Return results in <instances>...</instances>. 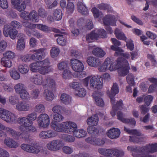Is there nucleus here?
Here are the masks:
<instances>
[{
    "label": "nucleus",
    "instance_id": "f257e3e1",
    "mask_svg": "<svg viewBox=\"0 0 157 157\" xmlns=\"http://www.w3.org/2000/svg\"><path fill=\"white\" fill-rule=\"evenodd\" d=\"M30 81L37 85H42L45 89L44 93L46 95L47 100L52 101L54 98L52 91L56 86L55 80L48 75L43 76L40 74H35L30 78Z\"/></svg>",
    "mask_w": 157,
    "mask_h": 157
},
{
    "label": "nucleus",
    "instance_id": "f03ea898",
    "mask_svg": "<svg viewBox=\"0 0 157 157\" xmlns=\"http://www.w3.org/2000/svg\"><path fill=\"white\" fill-rule=\"evenodd\" d=\"M98 120V117L96 115H93L87 119V124L92 125L88 127L87 128L88 133L92 136V137L87 138L85 140L86 142L91 144L101 146L104 144V140L96 137H93L98 135L99 132L98 130L94 126L97 125Z\"/></svg>",
    "mask_w": 157,
    "mask_h": 157
},
{
    "label": "nucleus",
    "instance_id": "7ed1b4c3",
    "mask_svg": "<svg viewBox=\"0 0 157 157\" xmlns=\"http://www.w3.org/2000/svg\"><path fill=\"white\" fill-rule=\"evenodd\" d=\"M52 126L56 131L69 134L73 133L74 136L78 138L84 137L87 134L86 132L83 129L77 130L76 124L71 121L63 122L60 124L52 123Z\"/></svg>",
    "mask_w": 157,
    "mask_h": 157
},
{
    "label": "nucleus",
    "instance_id": "20e7f679",
    "mask_svg": "<svg viewBox=\"0 0 157 157\" xmlns=\"http://www.w3.org/2000/svg\"><path fill=\"white\" fill-rule=\"evenodd\" d=\"M128 150H130L134 152L142 154L146 153V154L140 157H156L153 155H150L149 153H153L157 151V143L149 144L141 147H138L135 148L132 147L128 146L127 147Z\"/></svg>",
    "mask_w": 157,
    "mask_h": 157
},
{
    "label": "nucleus",
    "instance_id": "39448f33",
    "mask_svg": "<svg viewBox=\"0 0 157 157\" xmlns=\"http://www.w3.org/2000/svg\"><path fill=\"white\" fill-rule=\"evenodd\" d=\"M21 25L16 21H12L10 25H4L3 33L6 37L9 36L11 38L14 39L17 33V31L15 29L21 28Z\"/></svg>",
    "mask_w": 157,
    "mask_h": 157
},
{
    "label": "nucleus",
    "instance_id": "423d86ee",
    "mask_svg": "<svg viewBox=\"0 0 157 157\" xmlns=\"http://www.w3.org/2000/svg\"><path fill=\"white\" fill-rule=\"evenodd\" d=\"M45 49V48H43L33 50L32 52L36 53L32 55L27 54L22 56L21 57V59L22 61L25 62H28L31 60L40 61L43 58V54Z\"/></svg>",
    "mask_w": 157,
    "mask_h": 157
},
{
    "label": "nucleus",
    "instance_id": "0eeeda50",
    "mask_svg": "<svg viewBox=\"0 0 157 157\" xmlns=\"http://www.w3.org/2000/svg\"><path fill=\"white\" fill-rule=\"evenodd\" d=\"M99 153L106 157H119L123 156L124 152L121 149L117 148L113 149L99 148L98 149Z\"/></svg>",
    "mask_w": 157,
    "mask_h": 157
},
{
    "label": "nucleus",
    "instance_id": "6e6552de",
    "mask_svg": "<svg viewBox=\"0 0 157 157\" xmlns=\"http://www.w3.org/2000/svg\"><path fill=\"white\" fill-rule=\"evenodd\" d=\"M117 69L119 68L118 73L121 76H124L128 73L130 67L128 61L123 58L117 59Z\"/></svg>",
    "mask_w": 157,
    "mask_h": 157
},
{
    "label": "nucleus",
    "instance_id": "1a4fd4ad",
    "mask_svg": "<svg viewBox=\"0 0 157 157\" xmlns=\"http://www.w3.org/2000/svg\"><path fill=\"white\" fill-rule=\"evenodd\" d=\"M117 20L115 16L114 15H106L103 19V21L104 25L106 26L105 29L107 32L109 33H113V30L109 25L113 26H116Z\"/></svg>",
    "mask_w": 157,
    "mask_h": 157
},
{
    "label": "nucleus",
    "instance_id": "9d476101",
    "mask_svg": "<svg viewBox=\"0 0 157 157\" xmlns=\"http://www.w3.org/2000/svg\"><path fill=\"white\" fill-rule=\"evenodd\" d=\"M0 117L7 122L15 123L17 121L15 114L2 108H0Z\"/></svg>",
    "mask_w": 157,
    "mask_h": 157
},
{
    "label": "nucleus",
    "instance_id": "9b49d317",
    "mask_svg": "<svg viewBox=\"0 0 157 157\" xmlns=\"http://www.w3.org/2000/svg\"><path fill=\"white\" fill-rule=\"evenodd\" d=\"M20 17L25 20L30 21L37 22L39 20V16L36 11L32 10L29 14L26 11H23L21 13Z\"/></svg>",
    "mask_w": 157,
    "mask_h": 157
},
{
    "label": "nucleus",
    "instance_id": "f8f14e48",
    "mask_svg": "<svg viewBox=\"0 0 157 157\" xmlns=\"http://www.w3.org/2000/svg\"><path fill=\"white\" fill-rule=\"evenodd\" d=\"M71 63L72 69L76 72H78L80 75L83 74L84 77L85 76V73L82 72L84 67L82 63L79 60L75 59H72L71 60Z\"/></svg>",
    "mask_w": 157,
    "mask_h": 157
},
{
    "label": "nucleus",
    "instance_id": "ddd939ff",
    "mask_svg": "<svg viewBox=\"0 0 157 157\" xmlns=\"http://www.w3.org/2000/svg\"><path fill=\"white\" fill-rule=\"evenodd\" d=\"M16 92L20 94L21 98L22 99H27L29 98V94L25 87L24 84L18 83L14 86Z\"/></svg>",
    "mask_w": 157,
    "mask_h": 157
},
{
    "label": "nucleus",
    "instance_id": "4468645a",
    "mask_svg": "<svg viewBox=\"0 0 157 157\" xmlns=\"http://www.w3.org/2000/svg\"><path fill=\"white\" fill-rule=\"evenodd\" d=\"M7 129V133L10 135L12 137L16 140H18L21 138L26 139L28 138L27 131H25L26 130L24 131H21L22 132L20 133L10 127Z\"/></svg>",
    "mask_w": 157,
    "mask_h": 157
},
{
    "label": "nucleus",
    "instance_id": "2eb2a0df",
    "mask_svg": "<svg viewBox=\"0 0 157 157\" xmlns=\"http://www.w3.org/2000/svg\"><path fill=\"white\" fill-rule=\"evenodd\" d=\"M37 123L40 127L47 128L50 124V118L46 114H41L38 117Z\"/></svg>",
    "mask_w": 157,
    "mask_h": 157
},
{
    "label": "nucleus",
    "instance_id": "dca6fc26",
    "mask_svg": "<svg viewBox=\"0 0 157 157\" xmlns=\"http://www.w3.org/2000/svg\"><path fill=\"white\" fill-rule=\"evenodd\" d=\"M101 78V76L99 77L98 75H94L90 79V87L98 90L102 89L103 85L102 79H101L102 81H100Z\"/></svg>",
    "mask_w": 157,
    "mask_h": 157
},
{
    "label": "nucleus",
    "instance_id": "f3484780",
    "mask_svg": "<svg viewBox=\"0 0 157 157\" xmlns=\"http://www.w3.org/2000/svg\"><path fill=\"white\" fill-rule=\"evenodd\" d=\"M80 84L78 82H73L71 84V87L75 90L76 95L80 97H83L86 94V92L85 89L80 87Z\"/></svg>",
    "mask_w": 157,
    "mask_h": 157
},
{
    "label": "nucleus",
    "instance_id": "a211bd4d",
    "mask_svg": "<svg viewBox=\"0 0 157 157\" xmlns=\"http://www.w3.org/2000/svg\"><path fill=\"white\" fill-rule=\"evenodd\" d=\"M21 148L25 151L33 153H38L40 151L39 146L36 144L32 145L23 144L21 146Z\"/></svg>",
    "mask_w": 157,
    "mask_h": 157
},
{
    "label": "nucleus",
    "instance_id": "6ab92c4d",
    "mask_svg": "<svg viewBox=\"0 0 157 157\" xmlns=\"http://www.w3.org/2000/svg\"><path fill=\"white\" fill-rule=\"evenodd\" d=\"M50 63L49 59H46L44 60L37 62L32 63L30 65V70L34 72H38L40 65H46Z\"/></svg>",
    "mask_w": 157,
    "mask_h": 157
},
{
    "label": "nucleus",
    "instance_id": "aec40b11",
    "mask_svg": "<svg viewBox=\"0 0 157 157\" xmlns=\"http://www.w3.org/2000/svg\"><path fill=\"white\" fill-rule=\"evenodd\" d=\"M104 63L110 71L117 69V60L116 64L115 63L113 58L112 57H108L105 59Z\"/></svg>",
    "mask_w": 157,
    "mask_h": 157
},
{
    "label": "nucleus",
    "instance_id": "412c9836",
    "mask_svg": "<svg viewBox=\"0 0 157 157\" xmlns=\"http://www.w3.org/2000/svg\"><path fill=\"white\" fill-rule=\"evenodd\" d=\"M119 92L118 87L116 83H114L111 88V92L108 91L107 94L111 99V102L113 105H115V98L114 97L115 95L118 93ZM116 105V104H115Z\"/></svg>",
    "mask_w": 157,
    "mask_h": 157
},
{
    "label": "nucleus",
    "instance_id": "4be33fe9",
    "mask_svg": "<svg viewBox=\"0 0 157 157\" xmlns=\"http://www.w3.org/2000/svg\"><path fill=\"white\" fill-rule=\"evenodd\" d=\"M56 133L51 129L43 130L39 133V137L42 139H48L54 137L56 136Z\"/></svg>",
    "mask_w": 157,
    "mask_h": 157
},
{
    "label": "nucleus",
    "instance_id": "5701e85b",
    "mask_svg": "<svg viewBox=\"0 0 157 157\" xmlns=\"http://www.w3.org/2000/svg\"><path fill=\"white\" fill-rule=\"evenodd\" d=\"M18 124L21 125L19 126L18 128L20 131H24L25 128L29 125V124H32V121H28L27 117H20L17 120Z\"/></svg>",
    "mask_w": 157,
    "mask_h": 157
},
{
    "label": "nucleus",
    "instance_id": "b1692460",
    "mask_svg": "<svg viewBox=\"0 0 157 157\" xmlns=\"http://www.w3.org/2000/svg\"><path fill=\"white\" fill-rule=\"evenodd\" d=\"M61 142L60 140H55L51 141L47 144V148L52 151H56L59 149L61 147Z\"/></svg>",
    "mask_w": 157,
    "mask_h": 157
},
{
    "label": "nucleus",
    "instance_id": "393cba45",
    "mask_svg": "<svg viewBox=\"0 0 157 157\" xmlns=\"http://www.w3.org/2000/svg\"><path fill=\"white\" fill-rule=\"evenodd\" d=\"M119 129L113 128L109 130L107 133L108 136L112 139H116L119 137L120 134Z\"/></svg>",
    "mask_w": 157,
    "mask_h": 157
},
{
    "label": "nucleus",
    "instance_id": "a878e982",
    "mask_svg": "<svg viewBox=\"0 0 157 157\" xmlns=\"http://www.w3.org/2000/svg\"><path fill=\"white\" fill-rule=\"evenodd\" d=\"M87 62L89 66L93 67H97L101 63L99 59L91 56L87 58Z\"/></svg>",
    "mask_w": 157,
    "mask_h": 157
},
{
    "label": "nucleus",
    "instance_id": "bb28decb",
    "mask_svg": "<svg viewBox=\"0 0 157 157\" xmlns=\"http://www.w3.org/2000/svg\"><path fill=\"white\" fill-rule=\"evenodd\" d=\"M29 104L25 102L20 101L16 105V109L19 111H27L30 109Z\"/></svg>",
    "mask_w": 157,
    "mask_h": 157
},
{
    "label": "nucleus",
    "instance_id": "cd10ccee",
    "mask_svg": "<svg viewBox=\"0 0 157 157\" xmlns=\"http://www.w3.org/2000/svg\"><path fill=\"white\" fill-rule=\"evenodd\" d=\"M127 83L130 85L127 86L126 88V91L132 92V90L131 86H133L135 84L134 76L132 74H129L126 77Z\"/></svg>",
    "mask_w": 157,
    "mask_h": 157
},
{
    "label": "nucleus",
    "instance_id": "c85d7f7f",
    "mask_svg": "<svg viewBox=\"0 0 157 157\" xmlns=\"http://www.w3.org/2000/svg\"><path fill=\"white\" fill-rule=\"evenodd\" d=\"M77 8L78 12L83 15L89 14V10L86 6L81 2H78L77 4Z\"/></svg>",
    "mask_w": 157,
    "mask_h": 157
},
{
    "label": "nucleus",
    "instance_id": "c756f323",
    "mask_svg": "<svg viewBox=\"0 0 157 157\" xmlns=\"http://www.w3.org/2000/svg\"><path fill=\"white\" fill-rule=\"evenodd\" d=\"M123 104L122 100H120L117 101L116 105H114L112 106V110L110 112L111 116L113 117L116 115L117 111L121 110L123 108Z\"/></svg>",
    "mask_w": 157,
    "mask_h": 157
},
{
    "label": "nucleus",
    "instance_id": "7c9ffc66",
    "mask_svg": "<svg viewBox=\"0 0 157 157\" xmlns=\"http://www.w3.org/2000/svg\"><path fill=\"white\" fill-rule=\"evenodd\" d=\"M97 33H95V30H93L89 34L86 35V38L89 43L93 42L94 40H97L98 38Z\"/></svg>",
    "mask_w": 157,
    "mask_h": 157
},
{
    "label": "nucleus",
    "instance_id": "2f4dec72",
    "mask_svg": "<svg viewBox=\"0 0 157 157\" xmlns=\"http://www.w3.org/2000/svg\"><path fill=\"white\" fill-rule=\"evenodd\" d=\"M97 93L94 92L92 95L93 97L95 100L96 104L97 105L101 107H103L104 105V102L102 98L100 96H97Z\"/></svg>",
    "mask_w": 157,
    "mask_h": 157
},
{
    "label": "nucleus",
    "instance_id": "473e14b6",
    "mask_svg": "<svg viewBox=\"0 0 157 157\" xmlns=\"http://www.w3.org/2000/svg\"><path fill=\"white\" fill-rule=\"evenodd\" d=\"M92 53L95 56L99 57H103L105 54L102 49L98 48H94L93 50Z\"/></svg>",
    "mask_w": 157,
    "mask_h": 157
},
{
    "label": "nucleus",
    "instance_id": "72a5a7b5",
    "mask_svg": "<svg viewBox=\"0 0 157 157\" xmlns=\"http://www.w3.org/2000/svg\"><path fill=\"white\" fill-rule=\"evenodd\" d=\"M60 100L63 103L67 105L70 103L71 101V97L69 95L63 93L61 96Z\"/></svg>",
    "mask_w": 157,
    "mask_h": 157
},
{
    "label": "nucleus",
    "instance_id": "f704fd0d",
    "mask_svg": "<svg viewBox=\"0 0 157 157\" xmlns=\"http://www.w3.org/2000/svg\"><path fill=\"white\" fill-rule=\"evenodd\" d=\"M53 118L55 120V121H52L51 123V128L56 131L53 128L52 126V124L54 123L56 124H60L63 123V122L61 124L58 123L57 122H60L63 120L64 119V117L63 116L60 114L59 113H56L54 114Z\"/></svg>",
    "mask_w": 157,
    "mask_h": 157
},
{
    "label": "nucleus",
    "instance_id": "c9c22d12",
    "mask_svg": "<svg viewBox=\"0 0 157 157\" xmlns=\"http://www.w3.org/2000/svg\"><path fill=\"white\" fill-rule=\"evenodd\" d=\"M1 64L4 67L10 68L12 65L11 60L7 58L3 57L1 60Z\"/></svg>",
    "mask_w": 157,
    "mask_h": 157
},
{
    "label": "nucleus",
    "instance_id": "e433bc0d",
    "mask_svg": "<svg viewBox=\"0 0 157 157\" xmlns=\"http://www.w3.org/2000/svg\"><path fill=\"white\" fill-rule=\"evenodd\" d=\"M114 33L116 37L118 39L125 41L126 40L127 38L124 34L121 32L118 28H116V29Z\"/></svg>",
    "mask_w": 157,
    "mask_h": 157
},
{
    "label": "nucleus",
    "instance_id": "4c0bfd02",
    "mask_svg": "<svg viewBox=\"0 0 157 157\" xmlns=\"http://www.w3.org/2000/svg\"><path fill=\"white\" fill-rule=\"evenodd\" d=\"M35 27L45 32H48L52 31V29L50 27L42 24H35Z\"/></svg>",
    "mask_w": 157,
    "mask_h": 157
},
{
    "label": "nucleus",
    "instance_id": "58836bf2",
    "mask_svg": "<svg viewBox=\"0 0 157 157\" xmlns=\"http://www.w3.org/2000/svg\"><path fill=\"white\" fill-rule=\"evenodd\" d=\"M55 37L59 36V37L57 40V41L58 44L61 46H63L66 45V41L65 38L62 35L59 34H55L54 36Z\"/></svg>",
    "mask_w": 157,
    "mask_h": 157
},
{
    "label": "nucleus",
    "instance_id": "ea45409f",
    "mask_svg": "<svg viewBox=\"0 0 157 157\" xmlns=\"http://www.w3.org/2000/svg\"><path fill=\"white\" fill-rule=\"evenodd\" d=\"M54 17L56 20H60L62 17V11L59 9L55 10L53 13Z\"/></svg>",
    "mask_w": 157,
    "mask_h": 157
},
{
    "label": "nucleus",
    "instance_id": "a19ab883",
    "mask_svg": "<svg viewBox=\"0 0 157 157\" xmlns=\"http://www.w3.org/2000/svg\"><path fill=\"white\" fill-rule=\"evenodd\" d=\"M18 70L21 73L25 74L28 72L29 68L27 65L23 64L19 66Z\"/></svg>",
    "mask_w": 157,
    "mask_h": 157
},
{
    "label": "nucleus",
    "instance_id": "79ce46f5",
    "mask_svg": "<svg viewBox=\"0 0 157 157\" xmlns=\"http://www.w3.org/2000/svg\"><path fill=\"white\" fill-rule=\"evenodd\" d=\"M124 130L128 133L133 135H135L137 136H141V132L136 129L130 130L124 127Z\"/></svg>",
    "mask_w": 157,
    "mask_h": 157
},
{
    "label": "nucleus",
    "instance_id": "37998d69",
    "mask_svg": "<svg viewBox=\"0 0 157 157\" xmlns=\"http://www.w3.org/2000/svg\"><path fill=\"white\" fill-rule=\"evenodd\" d=\"M49 64L43 65H40L41 66L38 70V72L41 74L44 75L48 72V65Z\"/></svg>",
    "mask_w": 157,
    "mask_h": 157
},
{
    "label": "nucleus",
    "instance_id": "c03bdc74",
    "mask_svg": "<svg viewBox=\"0 0 157 157\" xmlns=\"http://www.w3.org/2000/svg\"><path fill=\"white\" fill-rule=\"evenodd\" d=\"M9 127H6L4 125L0 123V136L3 138L6 137L7 136L6 134L2 130H5L7 133V128Z\"/></svg>",
    "mask_w": 157,
    "mask_h": 157
},
{
    "label": "nucleus",
    "instance_id": "a18cd8bd",
    "mask_svg": "<svg viewBox=\"0 0 157 157\" xmlns=\"http://www.w3.org/2000/svg\"><path fill=\"white\" fill-rule=\"evenodd\" d=\"M25 45L24 39H20L18 40L17 45V48L18 50H23L25 48Z\"/></svg>",
    "mask_w": 157,
    "mask_h": 157
},
{
    "label": "nucleus",
    "instance_id": "49530a36",
    "mask_svg": "<svg viewBox=\"0 0 157 157\" xmlns=\"http://www.w3.org/2000/svg\"><path fill=\"white\" fill-rule=\"evenodd\" d=\"M98 7L101 10H107L108 12L111 11V7L109 5L106 4L102 3L99 4L98 5Z\"/></svg>",
    "mask_w": 157,
    "mask_h": 157
},
{
    "label": "nucleus",
    "instance_id": "de8ad7c7",
    "mask_svg": "<svg viewBox=\"0 0 157 157\" xmlns=\"http://www.w3.org/2000/svg\"><path fill=\"white\" fill-rule=\"evenodd\" d=\"M75 9L74 4L71 2H68L66 7V10L68 13H73Z\"/></svg>",
    "mask_w": 157,
    "mask_h": 157
},
{
    "label": "nucleus",
    "instance_id": "09e8293b",
    "mask_svg": "<svg viewBox=\"0 0 157 157\" xmlns=\"http://www.w3.org/2000/svg\"><path fill=\"white\" fill-rule=\"evenodd\" d=\"M60 52V50L59 48L56 47H53L50 51L51 55L52 57H56L58 56Z\"/></svg>",
    "mask_w": 157,
    "mask_h": 157
},
{
    "label": "nucleus",
    "instance_id": "8fccbe9b",
    "mask_svg": "<svg viewBox=\"0 0 157 157\" xmlns=\"http://www.w3.org/2000/svg\"><path fill=\"white\" fill-rule=\"evenodd\" d=\"M98 38H105L107 35L106 31L103 29H100L97 30Z\"/></svg>",
    "mask_w": 157,
    "mask_h": 157
},
{
    "label": "nucleus",
    "instance_id": "3c124183",
    "mask_svg": "<svg viewBox=\"0 0 157 157\" xmlns=\"http://www.w3.org/2000/svg\"><path fill=\"white\" fill-rule=\"evenodd\" d=\"M11 76L15 80H17L20 78V76L19 72L15 70H13L10 72Z\"/></svg>",
    "mask_w": 157,
    "mask_h": 157
},
{
    "label": "nucleus",
    "instance_id": "603ef678",
    "mask_svg": "<svg viewBox=\"0 0 157 157\" xmlns=\"http://www.w3.org/2000/svg\"><path fill=\"white\" fill-rule=\"evenodd\" d=\"M3 55L4 57L7 58L11 60L15 57V54L10 51H7L6 52L3 54Z\"/></svg>",
    "mask_w": 157,
    "mask_h": 157
},
{
    "label": "nucleus",
    "instance_id": "864d4df0",
    "mask_svg": "<svg viewBox=\"0 0 157 157\" xmlns=\"http://www.w3.org/2000/svg\"><path fill=\"white\" fill-rule=\"evenodd\" d=\"M144 101L146 105L148 106L150 104L153 99V97L151 95H148L144 98Z\"/></svg>",
    "mask_w": 157,
    "mask_h": 157
},
{
    "label": "nucleus",
    "instance_id": "5fc2aeb1",
    "mask_svg": "<svg viewBox=\"0 0 157 157\" xmlns=\"http://www.w3.org/2000/svg\"><path fill=\"white\" fill-rule=\"evenodd\" d=\"M37 114L36 113L33 112L29 114L27 116L28 121H35L36 118Z\"/></svg>",
    "mask_w": 157,
    "mask_h": 157
},
{
    "label": "nucleus",
    "instance_id": "6e6d98bb",
    "mask_svg": "<svg viewBox=\"0 0 157 157\" xmlns=\"http://www.w3.org/2000/svg\"><path fill=\"white\" fill-rule=\"evenodd\" d=\"M92 11L95 18H98L99 16V15H103L102 13L101 12H100L99 10L96 7L93 8L92 9Z\"/></svg>",
    "mask_w": 157,
    "mask_h": 157
},
{
    "label": "nucleus",
    "instance_id": "4d7b16f0",
    "mask_svg": "<svg viewBox=\"0 0 157 157\" xmlns=\"http://www.w3.org/2000/svg\"><path fill=\"white\" fill-rule=\"evenodd\" d=\"M72 76L71 72L68 70H65L63 73V77L65 79L69 78Z\"/></svg>",
    "mask_w": 157,
    "mask_h": 157
},
{
    "label": "nucleus",
    "instance_id": "13d9d810",
    "mask_svg": "<svg viewBox=\"0 0 157 157\" xmlns=\"http://www.w3.org/2000/svg\"><path fill=\"white\" fill-rule=\"evenodd\" d=\"M40 94L39 89L36 88L33 89L31 94V96L33 99H36L38 97Z\"/></svg>",
    "mask_w": 157,
    "mask_h": 157
},
{
    "label": "nucleus",
    "instance_id": "bf43d9fd",
    "mask_svg": "<svg viewBox=\"0 0 157 157\" xmlns=\"http://www.w3.org/2000/svg\"><path fill=\"white\" fill-rule=\"evenodd\" d=\"M33 124V121H32V124H29V125L25 128V130L27 131H31L32 132H36L37 129L35 126L32 125Z\"/></svg>",
    "mask_w": 157,
    "mask_h": 157
},
{
    "label": "nucleus",
    "instance_id": "052dcab7",
    "mask_svg": "<svg viewBox=\"0 0 157 157\" xmlns=\"http://www.w3.org/2000/svg\"><path fill=\"white\" fill-rule=\"evenodd\" d=\"M147 58L151 61L152 65L155 66L157 64V63L155 56L153 55L148 54L147 55Z\"/></svg>",
    "mask_w": 157,
    "mask_h": 157
},
{
    "label": "nucleus",
    "instance_id": "680f3d73",
    "mask_svg": "<svg viewBox=\"0 0 157 157\" xmlns=\"http://www.w3.org/2000/svg\"><path fill=\"white\" fill-rule=\"evenodd\" d=\"M63 138L65 141L68 142H73L75 140V138L73 136L68 135H65Z\"/></svg>",
    "mask_w": 157,
    "mask_h": 157
},
{
    "label": "nucleus",
    "instance_id": "e2e57ef3",
    "mask_svg": "<svg viewBox=\"0 0 157 157\" xmlns=\"http://www.w3.org/2000/svg\"><path fill=\"white\" fill-rule=\"evenodd\" d=\"M77 25L79 28L83 29L85 26V20L82 18H79L77 21Z\"/></svg>",
    "mask_w": 157,
    "mask_h": 157
},
{
    "label": "nucleus",
    "instance_id": "0e129e2a",
    "mask_svg": "<svg viewBox=\"0 0 157 157\" xmlns=\"http://www.w3.org/2000/svg\"><path fill=\"white\" fill-rule=\"evenodd\" d=\"M7 47V43L4 40L0 42V53L3 52Z\"/></svg>",
    "mask_w": 157,
    "mask_h": 157
},
{
    "label": "nucleus",
    "instance_id": "69168bd1",
    "mask_svg": "<svg viewBox=\"0 0 157 157\" xmlns=\"http://www.w3.org/2000/svg\"><path fill=\"white\" fill-rule=\"evenodd\" d=\"M25 2H23L21 4L20 3V4H18L15 8L18 11L21 12L24 10L25 9Z\"/></svg>",
    "mask_w": 157,
    "mask_h": 157
},
{
    "label": "nucleus",
    "instance_id": "338daca9",
    "mask_svg": "<svg viewBox=\"0 0 157 157\" xmlns=\"http://www.w3.org/2000/svg\"><path fill=\"white\" fill-rule=\"evenodd\" d=\"M63 109L62 106L60 105L55 106L52 109V111L56 113H61Z\"/></svg>",
    "mask_w": 157,
    "mask_h": 157
},
{
    "label": "nucleus",
    "instance_id": "774afa93",
    "mask_svg": "<svg viewBox=\"0 0 157 157\" xmlns=\"http://www.w3.org/2000/svg\"><path fill=\"white\" fill-rule=\"evenodd\" d=\"M0 7L3 9H6L8 7L7 0H0Z\"/></svg>",
    "mask_w": 157,
    "mask_h": 157
}]
</instances>
